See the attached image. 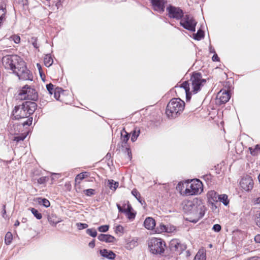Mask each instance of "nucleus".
Segmentation results:
<instances>
[{
  "instance_id": "obj_1",
  "label": "nucleus",
  "mask_w": 260,
  "mask_h": 260,
  "mask_svg": "<svg viewBox=\"0 0 260 260\" xmlns=\"http://www.w3.org/2000/svg\"><path fill=\"white\" fill-rule=\"evenodd\" d=\"M2 63L6 69L13 71L19 79L32 81V74L27 69L24 61L19 56L12 55L4 56Z\"/></svg>"
},
{
  "instance_id": "obj_2",
  "label": "nucleus",
  "mask_w": 260,
  "mask_h": 260,
  "mask_svg": "<svg viewBox=\"0 0 260 260\" xmlns=\"http://www.w3.org/2000/svg\"><path fill=\"white\" fill-rule=\"evenodd\" d=\"M37 108V104L34 102L26 101L21 105L16 106L13 110L12 115L14 119L19 120L30 118Z\"/></svg>"
},
{
  "instance_id": "obj_3",
  "label": "nucleus",
  "mask_w": 260,
  "mask_h": 260,
  "mask_svg": "<svg viewBox=\"0 0 260 260\" xmlns=\"http://www.w3.org/2000/svg\"><path fill=\"white\" fill-rule=\"evenodd\" d=\"M185 103L180 98H173L168 104L166 113L169 118H175L184 110Z\"/></svg>"
},
{
  "instance_id": "obj_4",
  "label": "nucleus",
  "mask_w": 260,
  "mask_h": 260,
  "mask_svg": "<svg viewBox=\"0 0 260 260\" xmlns=\"http://www.w3.org/2000/svg\"><path fill=\"white\" fill-rule=\"evenodd\" d=\"M150 251L154 254H161L166 248L165 242L160 238H153L148 242Z\"/></svg>"
},
{
  "instance_id": "obj_5",
  "label": "nucleus",
  "mask_w": 260,
  "mask_h": 260,
  "mask_svg": "<svg viewBox=\"0 0 260 260\" xmlns=\"http://www.w3.org/2000/svg\"><path fill=\"white\" fill-rule=\"evenodd\" d=\"M32 122V117L29 118L26 120L22 122L21 124H15L13 125L15 136L13 138V140L19 142L23 141L26 137L27 134L26 133H23L19 134L20 132H22V129L25 126H29L31 124Z\"/></svg>"
},
{
  "instance_id": "obj_6",
  "label": "nucleus",
  "mask_w": 260,
  "mask_h": 260,
  "mask_svg": "<svg viewBox=\"0 0 260 260\" xmlns=\"http://www.w3.org/2000/svg\"><path fill=\"white\" fill-rule=\"evenodd\" d=\"M18 97V99L21 100H30L35 101H37L38 98V94L34 88L26 85L22 87L19 90Z\"/></svg>"
},
{
  "instance_id": "obj_7",
  "label": "nucleus",
  "mask_w": 260,
  "mask_h": 260,
  "mask_svg": "<svg viewBox=\"0 0 260 260\" xmlns=\"http://www.w3.org/2000/svg\"><path fill=\"white\" fill-rule=\"evenodd\" d=\"M190 81L191 82L192 92L194 93H197L206 82V79L202 78V75L201 73L193 72L190 76Z\"/></svg>"
},
{
  "instance_id": "obj_8",
  "label": "nucleus",
  "mask_w": 260,
  "mask_h": 260,
  "mask_svg": "<svg viewBox=\"0 0 260 260\" xmlns=\"http://www.w3.org/2000/svg\"><path fill=\"white\" fill-rule=\"evenodd\" d=\"M203 184L199 179L191 180L190 182H185L184 193L186 196L198 194L202 189Z\"/></svg>"
},
{
  "instance_id": "obj_9",
  "label": "nucleus",
  "mask_w": 260,
  "mask_h": 260,
  "mask_svg": "<svg viewBox=\"0 0 260 260\" xmlns=\"http://www.w3.org/2000/svg\"><path fill=\"white\" fill-rule=\"evenodd\" d=\"M197 23L193 17L189 14L183 15V18L180 21V25L181 26L192 32L196 31Z\"/></svg>"
},
{
  "instance_id": "obj_10",
  "label": "nucleus",
  "mask_w": 260,
  "mask_h": 260,
  "mask_svg": "<svg viewBox=\"0 0 260 260\" xmlns=\"http://www.w3.org/2000/svg\"><path fill=\"white\" fill-rule=\"evenodd\" d=\"M168 16L170 18L177 20L181 19L184 15L183 10L178 7H175L172 5H169L166 8Z\"/></svg>"
},
{
  "instance_id": "obj_11",
  "label": "nucleus",
  "mask_w": 260,
  "mask_h": 260,
  "mask_svg": "<svg viewBox=\"0 0 260 260\" xmlns=\"http://www.w3.org/2000/svg\"><path fill=\"white\" fill-rule=\"evenodd\" d=\"M169 248L172 252L181 253L186 248V245L181 244L178 239H173L169 243Z\"/></svg>"
},
{
  "instance_id": "obj_12",
  "label": "nucleus",
  "mask_w": 260,
  "mask_h": 260,
  "mask_svg": "<svg viewBox=\"0 0 260 260\" xmlns=\"http://www.w3.org/2000/svg\"><path fill=\"white\" fill-rule=\"evenodd\" d=\"M130 137V134L127 133L124 128L121 132V140L124 145H122V146L125 147V151L127 153L128 158L131 159L132 158V153L129 147H126L127 142L129 140Z\"/></svg>"
},
{
  "instance_id": "obj_13",
  "label": "nucleus",
  "mask_w": 260,
  "mask_h": 260,
  "mask_svg": "<svg viewBox=\"0 0 260 260\" xmlns=\"http://www.w3.org/2000/svg\"><path fill=\"white\" fill-rule=\"evenodd\" d=\"M240 184L243 189L249 191L253 188V181L251 177L246 176L241 179Z\"/></svg>"
},
{
  "instance_id": "obj_14",
  "label": "nucleus",
  "mask_w": 260,
  "mask_h": 260,
  "mask_svg": "<svg viewBox=\"0 0 260 260\" xmlns=\"http://www.w3.org/2000/svg\"><path fill=\"white\" fill-rule=\"evenodd\" d=\"M153 9L155 11L162 13L165 11V5L167 3V0H149Z\"/></svg>"
},
{
  "instance_id": "obj_15",
  "label": "nucleus",
  "mask_w": 260,
  "mask_h": 260,
  "mask_svg": "<svg viewBox=\"0 0 260 260\" xmlns=\"http://www.w3.org/2000/svg\"><path fill=\"white\" fill-rule=\"evenodd\" d=\"M197 206L191 201H187L184 202L183 210L187 214H194L196 211Z\"/></svg>"
},
{
  "instance_id": "obj_16",
  "label": "nucleus",
  "mask_w": 260,
  "mask_h": 260,
  "mask_svg": "<svg viewBox=\"0 0 260 260\" xmlns=\"http://www.w3.org/2000/svg\"><path fill=\"white\" fill-rule=\"evenodd\" d=\"M217 98L219 99L220 103L224 104L229 101L231 96L228 90H221L218 93Z\"/></svg>"
},
{
  "instance_id": "obj_17",
  "label": "nucleus",
  "mask_w": 260,
  "mask_h": 260,
  "mask_svg": "<svg viewBox=\"0 0 260 260\" xmlns=\"http://www.w3.org/2000/svg\"><path fill=\"white\" fill-rule=\"evenodd\" d=\"M219 195L214 190L209 191L207 193L209 202L212 204V205H214V203H218L219 199Z\"/></svg>"
},
{
  "instance_id": "obj_18",
  "label": "nucleus",
  "mask_w": 260,
  "mask_h": 260,
  "mask_svg": "<svg viewBox=\"0 0 260 260\" xmlns=\"http://www.w3.org/2000/svg\"><path fill=\"white\" fill-rule=\"evenodd\" d=\"M98 239L102 242L106 243H112L116 240L115 238L109 234H101L98 236Z\"/></svg>"
},
{
  "instance_id": "obj_19",
  "label": "nucleus",
  "mask_w": 260,
  "mask_h": 260,
  "mask_svg": "<svg viewBox=\"0 0 260 260\" xmlns=\"http://www.w3.org/2000/svg\"><path fill=\"white\" fill-rule=\"evenodd\" d=\"M100 253L102 256L113 260L115 258L116 254L111 250L103 249L100 250Z\"/></svg>"
},
{
  "instance_id": "obj_20",
  "label": "nucleus",
  "mask_w": 260,
  "mask_h": 260,
  "mask_svg": "<svg viewBox=\"0 0 260 260\" xmlns=\"http://www.w3.org/2000/svg\"><path fill=\"white\" fill-rule=\"evenodd\" d=\"M189 86V81H185L183 82L180 85V87L183 88L185 91L186 101H189L191 99V93L190 91Z\"/></svg>"
},
{
  "instance_id": "obj_21",
  "label": "nucleus",
  "mask_w": 260,
  "mask_h": 260,
  "mask_svg": "<svg viewBox=\"0 0 260 260\" xmlns=\"http://www.w3.org/2000/svg\"><path fill=\"white\" fill-rule=\"evenodd\" d=\"M156 223L155 220L152 217H147L144 222V225L148 230H152L155 226Z\"/></svg>"
},
{
  "instance_id": "obj_22",
  "label": "nucleus",
  "mask_w": 260,
  "mask_h": 260,
  "mask_svg": "<svg viewBox=\"0 0 260 260\" xmlns=\"http://www.w3.org/2000/svg\"><path fill=\"white\" fill-rule=\"evenodd\" d=\"M48 220L50 224L55 226L58 223L61 221V220L54 214H51L48 216Z\"/></svg>"
},
{
  "instance_id": "obj_23",
  "label": "nucleus",
  "mask_w": 260,
  "mask_h": 260,
  "mask_svg": "<svg viewBox=\"0 0 260 260\" xmlns=\"http://www.w3.org/2000/svg\"><path fill=\"white\" fill-rule=\"evenodd\" d=\"M44 63L46 67H49L53 63V58L50 54H47L45 55L44 57Z\"/></svg>"
},
{
  "instance_id": "obj_24",
  "label": "nucleus",
  "mask_w": 260,
  "mask_h": 260,
  "mask_svg": "<svg viewBox=\"0 0 260 260\" xmlns=\"http://www.w3.org/2000/svg\"><path fill=\"white\" fill-rule=\"evenodd\" d=\"M140 134V129L139 127H135L131 132V141L135 142Z\"/></svg>"
},
{
  "instance_id": "obj_25",
  "label": "nucleus",
  "mask_w": 260,
  "mask_h": 260,
  "mask_svg": "<svg viewBox=\"0 0 260 260\" xmlns=\"http://www.w3.org/2000/svg\"><path fill=\"white\" fill-rule=\"evenodd\" d=\"M206 253L204 249H200L196 254L194 260H206Z\"/></svg>"
},
{
  "instance_id": "obj_26",
  "label": "nucleus",
  "mask_w": 260,
  "mask_h": 260,
  "mask_svg": "<svg viewBox=\"0 0 260 260\" xmlns=\"http://www.w3.org/2000/svg\"><path fill=\"white\" fill-rule=\"evenodd\" d=\"M205 210L206 208L204 206H199L197 207L195 212H197V213L199 214V219L202 218L204 216L205 213Z\"/></svg>"
},
{
  "instance_id": "obj_27",
  "label": "nucleus",
  "mask_w": 260,
  "mask_h": 260,
  "mask_svg": "<svg viewBox=\"0 0 260 260\" xmlns=\"http://www.w3.org/2000/svg\"><path fill=\"white\" fill-rule=\"evenodd\" d=\"M89 176V173L87 172H84L82 173H81L77 175V176L75 178V181L77 182L78 180L79 181L78 182L79 183H80V181L82 180L84 178L88 177Z\"/></svg>"
},
{
  "instance_id": "obj_28",
  "label": "nucleus",
  "mask_w": 260,
  "mask_h": 260,
  "mask_svg": "<svg viewBox=\"0 0 260 260\" xmlns=\"http://www.w3.org/2000/svg\"><path fill=\"white\" fill-rule=\"evenodd\" d=\"M204 37V31L201 29H199L197 32L193 34V38L196 40H201Z\"/></svg>"
},
{
  "instance_id": "obj_29",
  "label": "nucleus",
  "mask_w": 260,
  "mask_h": 260,
  "mask_svg": "<svg viewBox=\"0 0 260 260\" xmlns=\"http://www.w3.org/2000/svg\"><path fill=\"white\" fill-rule=\"evenodd\" d=\"M38 201L39 205H42L46 208L49 207L50 205L49 200L45 198H39Z\"/></svg>"
},
{
  "instance_id": "obj_30",
  "label": "nucleus",
  "mask_w": 260,
  "mask_h": 260,
  "mask_svg": "<svg viewBox=\"0 0 260 260\" xmlns=\"http://www.w3.org/2000/svg\"><path fill=\"white\" fill-rule=\"evenodd\" d=\"M108 186L111 190H115L119 186L118 182H116L113 180H108Z\"/></svg>"
},
{
  "instance_id": "obj_31",
  "label": "nucleus",
  "mask_w": 260,
  "mask_h": 260,
  "mask_svg": "<svg viewBox=\"0 0 260 260\" xmlns=\"http://www.w3.org/2000/svg\"><path fill=\"white\" fill-rule=\"evenodd\" d=\"M132 194L137 199L139 202H140L142 205H143V203H145V201H143L141 199V194L136 189H133L132 190Z\"/></svg>"
},
{
  "instance_id": "obj_32",
  "label": "nucleus",
  "mask_w": 260,
  "mask_h": 260,
  "mask_svg": "<svg viewBox=\"0 0 260 260\" xmlns=\"http://www.w3.org/2000/svg\"><path fill=\"white\" fill-rule=\"evenodd\" d=\"M218 201L222 202L224 206H227L229 203L228 197L225 194L219 195Z\"/></svg>"
},
{
  "instance_id": "obj_33",
  "label": "nucleus",
  "mask_w": 260,
  "mask_h": 260,
  "mask_svg": "<svg viewBox=\"0 0 260 260\" xmlns=\"http://www.w3.org/2000/svg\"><path fill=\"white\" fill-rule=\"evenodd\" d=\"M29 210L37 219H41L42 218V214L40 213L37 209L34 208H31Z\"/></svg>"
},
{
  "instance_id": "obj_34",
  "label": "nucleus",
  "mask_w": 260,
  "mask_h": 260,
  "mask_svg": "<svg viewBox=\"0 0 260 260\" xmlns=\"http://www.w3.org/2000/svg\"><path fill=\"white\" fill-rule=\"evenodd\" d=\"M12 237V234L11 232H8L6 234L5 238V242L7 245H9L11 243Z\"/></svg>"
},
{
  "instance_id": "obj_35",
  "label": "nucleus",
  "mask_w": 260,
  "mask_h": 260,
  "mask_svg": "<svg viewBox=\"0 0 260 260\" xmlns=\"http://www.w3.org/2000/svg\"><path fill=\"white\" fill-rule=\"evenodd\" d=\"M86 233L87 234L89 235L92 237H95L97 236V232L96 230L94 228L92 229H88L86 231Z\"/></svg>"
},
{
  "instance_id": "obj_36",
  "label": "nucleus",
  "mask_w": 260,
  "mask_h": 260,
  "mask_svg": "<svg viewBox=\"0 0 260 260\" xmlns=\"http://www.w3.org/2000/svg\"><path fill=\"white\" fill-rule=\"evenodd\" d=\"M250 154L252 155H256L257 154L258 151H260V147L258 145H256L254 149L251 147L249 148Z\"/></svg>"
},
{
  "instance_id": "obj_37",
  "label": "nucleus",
  "mask_w": 260,
  "mask_h": 260,
  "mask_svg": "<svg viewBox=\"0 0 260 260\" xmlns=\"http://www.w3.org/2000/svg\"><path fill=\"white\" fill-rule=\"evenodd\" d=\"M166 231V225L160 223L159 226H157L156 232L158 233L165 232Z\"/></svg>"
},
{
  "instance_id": "obj_38",
  "label": "nucleus",
  "mask_w": 260,
  "mask_h": 260,
  "mask_svg": "<svg viewBox=\"0 0 260 260\" xmlns=\"http://www.w3.org/2000/svg\"><path fill=\"white\" fill-rule=\"evenodd\" d=\"M176 230V227L171 224L166 225V231L165 232L171 233Z\"/></svg>"
},
{
  "instance_id": "obj_39",
  "label": "nucleus",
  "mask_w": 260,
  "mask_h": 260,
  "mask_svg": "<svg viewBox=\"0 0 260 260\" xmlns=\"http://www.w3.org/2000/svg\"><path fill=\"white\" fill-rule=\"evenodd\" d=\"M83 192L88 197H91L95 194V190L93 189H87L84 190Z\"/></svg>"
},
{
  "instance_id": "obj_40",
  "label": "nucleus",
  "mask_w": 260,
  "mask_h": 260,
  "mask_svg": "<svg viewBox=\"0 0 260 260\" xmlns=\"http://www.w3.org/2000/svg\"><path fill=\"white\" fill-rule=\"evenodd\" d=\"M125 214L128 219L130 220H133L136 217V213L132 211L131 212L125 213Z\"/></svg>"
},
{
  "instance_id": "obj_41",
  "label": "nucleus",
  "mask_w": 260,
  "mask_h": 260,
  "mask_svg": "<svg viewBox=\"0 0 260 260\" xmlns=\"http://www.w3.org/2000/svg\"><path fill=\"white\" fill-rule=\"evenodd\" d=\"M109 226L108 225H103L98 227V230L100 232L105 233L109 230Z\"/></svg>"
},
{
  "instance_id": "obj_42",
  "label": "nucleus",
  "mask_w": 260,
  "mask_h": 260,
  "mask_svg": "<svg viewBox=\"0 0 260 260\" xmlns=\"http://www.w3.org/2000/svg\"><path fill=\"white\" fill-rule=\"evenodd\" d=\"M76 226L78 230H81L86 229L88 226V225L84 223L78 222L76 223Z\"/></svg>"
},
{
  "instance_id": "obj_43",
  "label": "nucleus",
  "mask_w": 260,
  "mask_h": 260,
  "mask_svg": "<svg viewBox=\"0 0 260 260\" xmlns=\"http://www.w3.org/2000/svg\"><path fill=\"white\" fill-rule=\"evenodd\" d=\"M46 88L50 94H52L55 89H54V86L52 83H49L46 85Z\"/></svg>"
},
{
  "instance_id": "obj_44",
  "label": "nucleus",
  "mask_w": 260,
  "mask_h": 260,
  "mask_svg": "<svg viewBox=\"0 0 260 260\" xmlns=\"http://www.w3.org/2000/svg\"><path fill=\"white\" fill-rule=\"evenodd\" d=\"M115 232L116 234L120 233L122 234L124 233V228L121 225H117L115 228Z\"/></svg>"
},
{
  "instance_id": "obj_45",
  "label": "nucleus",
  "mask_w": 260,
  "mask_h": 260,
  "mask_svg": "<svg viewBox=\"0 0 260 260\" xmlns=\"http://www.w3.org/2000/svg\"><path fill=\"white\" fill-rule=\"evenodd\" d=\"M61 89L60 88H55L54 92L53 93L54 94V98L57 100H59V98L60 96L59 92L61 90Z\"/></svg>"
},
{
  "instance_id": "obj_46",
  "label": "nucleus",
  "mask_w": 260,
  "mask_h": 260,
  "mask_svg": "<svg viewBox=\"0 0 260 260\" xmlns=\"http://www.w3.org/2000/svg\"><path fill=\"white\" fill-rule=\"evenodd\" d=\"M48 180V178L45 176L41 177L38 179V183L40 184L45 183Z\"/></svg>"
},
{
  "instance_id": "obj_47",
  "label": "nucleus",
  "mask_w": 260,
  "mask_h": 260,
  "mask_svg": "<svg viewBox=\"0 0 260 260\" xmlns=\"http://www.w3.org/2000/svg\"><path fill=\"white\" fill-rule=\"evenodd\" d=\"M185 183H183L181 182H179L176 186V189L180 190V192L183 191V188L185 187Z\"/></svg>"
},
{
  "instance_id": "obj_48",
  "label": "nucleus",
  "mask_w": 260,
  "mask_h": 260,
  "mask_svg": "<svg viewBox=\"0 0 260 260\" xmlns=\"http://www.w3.org/2000/svg\"><path fill=\"white\" fill-rule=\"evenodd\" d=\"M212 230L215 232H219L221 230V226L219 224H215L213 225Z\"/></svg>"
},
{
  "instance_id": "obj_49",
  "label": "nucleus",
  "mask_w": 260,
  "mask_h": 260,
  "mask_svg": "<svg viewBox=\"0 0 260 260\" xmlns=\"http://www.w3.org/2000/svg\"><path fill=\"white\" fill-rule=\"evenodd\" d=\"M6 9L3 7L0 8V17L2 18V20L5 19Z\"/></svg>"
},
{
  "instance_id": "obj_50",
  "label": "nucleus",
  "mask_w": 260,
  "mask_h": 260,
  "mask_svg": "<svg viewBox=\"0 0 260 260\" xmlns=\"http://www.w3.org/2000/svg\"><path fill=\"white\" fill-rule=\"evenodd\" d=\"M37 67L39 71V73H40L41 77L43 80V77L45 76V75L43 73L41 65L40 63H37Z\"/></svg>"
},
{
  "instance_id": "obj_51",
  "label": "nucleus",
  "mask_w": 260,
  "mask_h": 260,
  "mask_svg": "<svg viewBox=\"0 0 260 260\" xmlns=\"http://www.w3.org/2000/svg\"><path fill=\"white\" fill-rule=\"evenodd\" d=\"M12 38L14 42L15 43L18 44L19 43H20V38L19 36H17V35H14V36H12Z\"/></svg>"
},
{
  "instance_id": "obj_52",
  "label": "nucleus",
  "mask_w": 260,
  "mask_h": 260,
  "mask_svg": "<svg viewBox=\"0 0 260 260\" xmlns=\"http://www.w3.org/2000/svg\"><path fill=\"white\" fill-rule=\"evenodd\" d=\"M133 210V208L132 207L131 205L128 204L127 205L126 209H124L123 213H126L129 212H131Z\"/></svg>"
},
{
  "instance_id": "obj_53",
  "label": "nucleus",
  "mask_w": 260,
  "mask_h": 260,
  "mask_svg": "<svg viewBox=\"0 0 260 260\" xmlns=\"http://www.w3.org/2000/svg\"><path fill=\"white\" fill-rule=\"evenodd\" d=\"M212 59L213 61H219L220 60L219 57L216 53H215L213 55Z\"/></svg>"
},
{
  "instance_id": "obj_54",
  "label": "nucleus",
  "mask_w": 260,
  "mask_h": 260,
  "mask_svg": "<svg viewBox=\"0 0 260 260\" xmlns=\"http://www.w3.org/2000/svg\"><path fill=\"white\" fill-rule=\"evenodd\" d=\"M255 222L256 225L260 228V212L255 218Z\"/></svg>"
},
{
  "instance_id": "obj_55",
  "label": "nucleus",
  "mask_w": 260,
  "mask_h": 260,
  "mask_svg": "<svg viewBox=\"0 0 260 260\" xmlns=\"http://www.w3.org/2000/svg\"><path fill=\"white\" fill-rule=\"evenodd\" d=\"M55 7H56L57 10H58L62 7V2L61 0H58V1L55 4Z\"/></svg>"
},
{
  "instance_id": "obj_56",
  "label": "nucleus",
  "mask_w": 260,
  "mask_h": 260,
  "mask_svg": "<svg viewBox=\"0 0 260 260\" xmlns=\"http://www.w3.org/2000/svg\"><path fill=\"white\" fill-rule=\"evenodd\" d=\"M88 246L91 248H94L95 246V240H92L91 241H90L88 244Z\"/></svg>"
},
{
  "instance_id": "obj_57",
  "label": "nucleus",
  "mask_w": 260,
  "mask_h": 260,
  "mask_svg": "<svg viewBox=\"0 0 260 260\" xmlns=\"http://www.w3.org/2000/svg\"><path fill=\"white\" fill-rule=\"evenodd\" d=\"M117 207L119 212L123 213L124 209L120 206L119 204H116Z\"/></svg>"
},
{
  "instance_id": "obj_58",
  "label": "nucleus",
  "mask_w": 260,
  "mask_h": 260,
  "mask_svg": "<svg viewBox=\"0 0 260 260\" xmlns=\"http://www.w3.org/2000/svg\"><path fill=\"white\" fill-rule=\"evenodd\" d=\"M254 240L256 243H260V235L258 234L255 236L254 238Z\"/></svg>"
},
{
  "instance_id": "obj_59",
  "label": "nucleus",
  "mask_w": 260,
  "mask_h": 260,
  "mask_svg": "<svg viewBox=\"0 0 260 260\" xmlns=\"http://www.w3.org/2000/svg\"><path fill=\"white\" fill-rule=\"evenodd\" d=\"M209 52L210 53H216L215 50L214 48L212 47V46L210 45L209 46Z\"/></svg>"
},
{
  "instance_id": "obj_60",
  "label": "nucleus",
  "mask_w": 260,
  "mask_h": 260,
  "mask_svg": "<svg viewBox=\"0 0 260 260\" xmlns=\"http://www.w3.org/2000/svg\"><path fill=\"white\" fill-rule=\"evenodd\" d=\"M32 45L34 46V47L36 48H38V46H37V41H35L34 42H33L32 43Z\"/></svg>"
},
{
  "instance_id": "obj_61",
  "label": "nucleus",
  "mask_w": 260,
  "mask_h": 260,
  "mask_svg": "<svg viewBox=\"0 0 260 260\" xmlns=\"http://www.w3.org/2000/svg\"><path fill=\"white\" fill-rule=\"evenodd\" d=\"M106 157L107 159H109L111 157V154L110 153H108L107 154L106 156Z\"/></svg>"
},
{
  "instance_id": "obj_62",
  "label": "nucleus",
  "mask_w": 260,
  "mask_h": 260,
  "mask_svg": "<svg viewBox=\"0 0 260 260\" xmlns=\"http://www.w3.org/2000/svg\"><path fill=\"white\" fill-rule=\"evenodd\" d=\"M19 224H20V222L17 220L15 221L14 226H17L19 225Z\"/></svg>"
},
{
  "instance_id": "obj_63",
  "label": "nucleus",
  "mask_w": 260,
  "mask_h": 260,
  "mask_svg": "<svg viewBox=\"0 0 260 260\" xmlns=\"http://www.w3.org/2000/svg\"><path fill=\"white\" fill-rule=\"evenodd\" d=\"M248 260H258L257 257H253L250 258H249Z\"/></svg>"
},
{
  "instance_id": "obj_64",
  "label": "nucleus",
  "mask_w": 260,
  "mask_h": 260,
  "mask_svg": "<svg viewBox=\"0 0 260 260\" xmlns=\"http://www.w3.org/2000/svg\"><path fill=\"white\" fill-rule=\"evenodd\" d=\"M212 209H214V208H217V206L216 205V203H214V205H212Z\"/></svg>"
}]
</instances>
